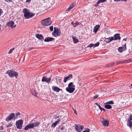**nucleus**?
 I'll return each mask as SVG.
<instances>
[{
  "label": "nucleus",
  "mask_w": 132,
  "mask_h": 132,
  "mask_svg": "<svg viewBox=\"0 0 132 132\" xmlns=\"http://www.w3.org/2000/svg\"><path fill=\"white\" fill-rule=\"evenodd\" d=\"M54 39L51 37H48L45 38L44 40L45 42H50L52 41Z\"/></svg>",
  "instance_id": "20"
},
{
  "label": "nucleus",
  "mask_w": 132,
  "mask_h": 132,
  "mask_svg": "<svg viewBox=\"0 0 132 132\" xmlns=\"http://www.w3.org/2000/svg\"><path fill=\"white\" fill-rule=\"evenodd\" d=\"M3 129V128L2 126L0 127V130H2Z\"/></svg>",
  "instance_id": "48"
},
{
  "label": "nucleus",
  "mask_w": 132,
  "mask_h": 132,
  "mask_svg": "<svg viewBox=\"0 0 132 132\" xmlns=\"http://www.w3.org/2000/svg\"><path fill=\"white\" fill-rule=\"evenodd\" d=\"M115 62H113L110 63L108 64L105 65V67H113L115 64Z\"/></svg>",
  "instance_id": "23"
},
{
  "label": "nucleus",
  "mask_w": 132,
  "mask_h": 132,
  "mask_svg": "<svg viewBox=\"0 0 132 132\" xmlns=\"http://www.w3.org/2000/svg\"><path fill=\"white\" fill-rule=\"evenodd\" d=\"M16 118V117H15V114L14 113H12L7 117L6 119V120L7 121H8L11 120L12 119H15Z\"/></svg>",
  "instance_id": "7"
},
{
  "label": "nucleus",
  "mask_w": 132,
  "mask_h": 132,
  "mask_svg": "<svg viewBox=\"0 0 132 132\" xmlns=\"http://www.w3.org/2000/svg\"><path fill=\"white\" fill-rule=\"evenodd\" d=\"M129 60L122 61H120L117 62L116 63V64L118 65L119 64L121 63H124L126 62H129Z\"/></svg>",
  "instance_id": "24"
},
{
  "label": "nucleus",
  "mask_w": 132,
  "mask_h": 132,
  "mask_svg": "<svg viewBox=\"0 0 132 132\" xmlns=\"http://www.w3.org/2000/svg\"><path fill=\"white\" fill-rule=\"evenodd\" d=\"M6 2H11L12 0H4Z\"/></svg>",
  "instance_id": "44"
},
{
  "label": "nucleus",
  "mask_w": 132,
  "mask_h": 132,
  "mask_svg": "<svg viewBox=\"0 0 132 132\" xmlns=\"http://www.w3.org/2000/svg\"><path fill=\"white\" fill-rule=\"evenodd\" d=\"M95 104L97 105V106L99 108L100 107V105H99L98 104V103H95Z\"/></svg>",
  "instance_id": "47"
},
{
  "label": "nucleus",
  "mask_w": 132,
  "mask_h": 132,
  "mask_svg": "<svg viewBox=\"0 0 132 132\" xmlns=\"http://www.w3.org/2000/svg\"><path fill=\"white\" fill-rule=\"evenodd\" d=\"M126 48V44H125L124 45H122L121 47L118 48V51L120 53H121L125 50Z\"/></svg>",
  "instance_id": "12"
},
{
  "label": "nucleus",
  "mask_w": 132,
  "mask_h": 132,
  "mask_svg": "<svg viewBox=\"0 0 132 132\" xmlns=\"http://www.w3.org/2000/svg\"><path fill=\"white\" fill-rule=\"evenodd\" d=\"M130 87V88H132V83L130 85V86H129V87Z\"/></svg>",
  "instance_id": "51"
},
{
  "label": "nucleus",
  "mask_w": 132,
  "mask_h": 132,
  "mask_svg": "<svg viewBox=\"0 0 132 132\" xmlns=\"http://www.w3.org/2000/svg\"><path fill=\"white\" fill-rule=\"evenodd\" d=\"M51 23L52 21L49 18L43 19L41 21V24L43 26H47L51 24Z\"/></svg>",
  "instance_id": "3"
},
{
  "label": "nucleus",
  "mask_w": 132,
  "mask_h": 132,
  "mask_svg": "<svg viewBox=\"0 0 132 132\" xmlns=\"http://www.w3.org/2000/svg\"><path fill=\"white\" fill-rule=\"evenodd\" d=\"M100 3H99V2L98 1L96 3V4H95L94 5V6L95 7H97L98 5V4Z\"/></svg>",
  "instance_id": "34"
},
{
  "label": "nucleus",
  "mask_w": 132,
  "mask_h": 132,
  "mask_svg": "<svg viewBox=\"0 0 132 132\" xmlns=\"http://www.w3.org/2000/svg\"><path fill=\"white\" fill-rule=\"evenodd\" d=\"M34 127V123H30L29 124L26 126L24 128V129L26 130H28L29 129H32Z\"/></svg>",
  "instance_id": "10"
},
{
  "label": "nucleus",
  "mask_w": 132,
  "mask_h": 132,
  "mask_svg": "<svg viewBox=\"0 0 132 132\" xmlns=\"http://www.w3.org/2000/svg\"><path fill=\"white\" fill-rule=\"evenodd\" d=\"M72 38L73 42L74 43H76L79 42V40L76 37L74 36V37H72Z\"/></svg>",
  "instance_id": "25"
},
{
  "label": "nucleus",
  "mask_w": 132,
  "mask_h": 132,
  "mask_svg": "<svg viewBox=\"0 0 132 132\" xmlns=\"http://www.w3.org/2000/svg\"><path fill=\"white\" fill-rule=\"evenodd\" d=\"M31 0H26V3H28L30 2Z\"/></svg>",
  "instance_id": "46"
},
{
  "label": "nucleus",
  "mask_w": 132,
  "mask_h": 132,
  "mask_svg": "<svg viewBox=\"0 0 132 132\" xmlns=\"http://www.w3.org/2000/svg\"><path fill=\"white\" fill-rule=\"evenodd\" d=\"M52 90H54L55 92H59L60 91H62V89L59 88L58 87L55 86H53L52 87Z\"/></svg>",
  "instance_id": "16"
},
{
  "label": "nucleus",
  "mask_w": 132,
  "mask_h": 132,
  "mask_svg": "<svg viewBox=\"0 0 132 132\" xmlns=\"http://www.w3.org/2000/svg\"><path fill=\"white\" fill-rule=\"evenodd\" d=\"M79 24V22L77 21L73 24V26L74 27H76Z\"/></svg>",
  "instance_id": "28"
},
{
  "label": "nucleus",
  "mask_w": 132,
  "mask_h": 132,
  "mask_svg": "<svg viewBox=\"0 0 132 132\" xmlns=\"http://www.w3.org/2000/svg\"><path fill=\"white\" fill-rule=\"evenodd\" d=\"M60 119H58L57 121H56L55 122L57 124L58 123V122H60Z\"/></svg>",
  "instance_id": "40"
},
{
  "label": "nucleus",
  "mask_w": 132,
  "mask_h": 132,
  "mask_svg": "<svg viewBox=\"0 0 132 132\" xmlns=\"http://www.w3.org/2000/svg\"><path fill=\"white\" fill-rule=\"evenodd\" d=\"M102 110H103L104 112L105 111V110L104 108H103Z\"/></svg>",
  "instance_id": "53"
},
{
  "label": "nucleus",
  "mask_w": 132,
  "mask_h": 132,
  "mask_svg": "<svg viewBox=\"0 0 132 132\" xmlns=\"http://www.w3.org/2000/svg\"><path fill=\"white\" fill-rule=\"evenodd\" d=\"M99 44L100 43L98 42H97L96 43L94 44H93V47L94 48L95 47L99 45Z\"/></svg>",
  "instance_id": "27"
},
{
  "label": "nucleus",
  "mask_w": 132,
  "mask_h": 132,
  "mask_svg": "<svg viewBox=\"0 0 132 132\" xmlns=\"http://www.w3.org/2000/svg\"><path fill=\"white\" fill-rule=\"evenodd\" d=\"M65 127L64 126H62L61 128V130L62 131H64L65 129Z\"/></svg>",
  "instance_id": "38"
},
{
  "label": "nucleus",
  "mask_w": 132,
  "mask_h": 132,
  "mask_svg": "<svg viewBox=\"0 0 132 132\" xmlns=\"http://www.w3.org/2000/svg\"><path fill=\"white\" fill-rule=\"evenodd\" d=\"M33 94H34V95H35V94H33Z\"/></svg>",
  "instance_id": "57"
},
{
  "label": "nucleus",
  "mask_w": 132,
  "mask_h": 132,
  "mask_svg": "<svg viewBox=\"0 0 132 132\" xmlns=\"http://www.w3.org/2000/svg\"><path fill=\"white\" fill-rule=\"evenodd\" d=\"M50 31H53V26H51L50 27Z\"/></svg>",
  "instance_id": "39"
},
{
  "label": "nucleus",
  "mask_w": 132,
  "mask_h": 132,
  "mask_svg": "<svg viewBox=\"0 0 132 132\" xmlns=\"http://www.w3.org/2000/svg\"><path fill=\"white\" fill-rule=\"evenodd\" d=\"M84 128V127L82 126L79 125H75V129L76 131L78 132H81Z\"/></svg>",
  "instance_id": "8"
},
{
  "label": "nucleus",
  "mask_w": 132,
  "mask_h": 132,
  "mask_svg": "<svg viewBox=\"0 0 132 132\" xmlns=\"http://www.w3.org/2000/svg\"><path fill=\"white\" fill-rule=\"evenodd\" d=\"M85 130L83 131L82 132H89V129L87 128H86L85 129Z\"/></svg>",
  "instance_id": "31"
},
{
  "label": "nucleus",
  "mask_w": 132,
  "mask_h": 132,
  "mask_svg": "<svg viewBox=\"0 0 132 132\" xmlns=\"http://www.w3.org/2000/svg\"><path fill=\"white\" fill-rule=\"evenodd\" d=\"M99 108L101 110H102L103 108L102 107L100 106V107Z\"/></svg>",
  "instance_id": "50"
},
{
  "label": "nucleus",
  "mask_w": 132,
  "mask_h": 132,
  "mask_svg": "<svg viewBox=\"0 0 132 132\" xmlns=\"http://www.w3.org/2000/svg\"><path fill=\"white\" fill-rule=\"evenodd\" d=\"M39 122L37 121L35 123H34V126L37 127V126L39 124Z\"/></svg>",
  "instance_id": "30"
},
{
  "label": "nucleus",
  "mask_w": 132,
  "mask_h": 132,
  "mask_svg": "<svg viewBox=\"0 0 132 132\" xmlns=\"http://www.w3.org/2000/svg\"><path fill=\"white\" fill-rule=\"evenodd\" d=\"M100 121L103 123V125L106 127L108 126L109 125V122L106 119L103 118H101Z\"/></svg>",
  "instance_id": "14"
},
{
  "label": "nucleus",
  "mask_w": 132,
  "mask_h": 132,
  "mask_svg": "<svg viewBox=\"0 0 132 132\" xmlns=\"http://www.w3.org/2000/svg\"><path fill=\"white\" fill-rule=\"evenodd\" d=\"M6 73L10 77H11L14 76L16 78H17L18 75V73L17 72L11 70H7L6 72Z\"/></svg>",
  "instance_id": "4"
},
{
  "label": "nucleus",
  "mask_w": 132,
  "mask_h": 132,
  "mask_svg": "<svg viewBox=\"0 0 132 132\" xmlns=\"http://www.w3.org/2000/svg\"><path fill=\"white\" fill-rule=\"evenodd\" d=\"M127 126L130 128L132 127V114H130L127 121Z\"/></svg>",
  "instance_id": "6"
},
{
  "label": "nucleus",
  "mask_w": 132,
  "mask_h": 132,
  "mask_svg": "<svg viewBox=\"0 0 132 132\" xmlns=\"http://www.w3.org/2000/svg\"><path fill=\"white\" fill-rule=\"evenodd\" d=\"M23 12L25 18L27 19L32 18L35 15V13L29 12L26 8L23 9Z\"/></svg>",
  "instance_id": "1"
},
{
  "label": "nucleus",
  "mask_w": 132,
  "mask_h": 132,
  "mask_svg": "<svg viewBox=\"0 0 132 132\" xmlns=\"http://www.w3.org/2000/svg\"><path fill=\"white\" fill-rule=\"evenodd\" d=\"M113 40V37H111L109 38H106L104 41L106 43H108Z\"/></svg>",
  "instance_id": "18"
},
{
  "label": "nucleus",
  "mask_w": 132,
  "mask_h": 132,
  "mask_svg": "<svg viewBox=\"0 0 132 132\" xmlns=\"http://www.w3.org/2000/svg\"><path fill=\"white\" fill-rule=\"evenodd\" d=\"M71 24L73 25V24H74V23H73V22H71Z\"/></svg>",
  "instance_id": "52"
},
{
  "label": "nucleus",
  "mask_w": 132,
  "mask_h": 132,
  "mask_svg": "<svg viewBox=\"0 0 132 132\" xmlns=\"http://www.w3.org/2000/svg\"><path fill=\"white\" fill-rule=\"evenodd\" d=\"M14 48H13L12 49H10L9 51V52H8V53L9 54H10L14 50Z\"/></svg>",
  "instance_id": "33"
},
{
  "label": "nucleus",
  "mask_w": 132,
  "mask_h": 132,
  "mask_svg": "<svg viewBox=\"0 0 132 132\" xmlns=\"http://www.w3.org/2000/svg\"><path fill=\"white\" fill-rule=\"evenodd\" d=\"M113 40H120L121 38L120 35L118 34H116L113 36Z\"/></svg>",
  "instance_id": "17"
},
{
  "label": "nucleus",
  "mask_w": 132,
  "mask_h": 132,
  "mask_svg": "<svg viewBox=\"0 0 132 132\" xmlns=\"http://www.w3.org/2000/svg\"><path fill=\"white\" fill-rule=\"evenodd\" d=\"M75 86L73 84L72 82H70L68 84V87L66 88V90L70 93H72L75 89Z\"/></svg>",
  "instance_id": "2"
},
{
  "label": "nucleus",
  "mask_w": 132,
  "mask_h": 132,
  "mask_svg": "<svg viewBox=\"0 0 132 132\" xmlns=\"http://www.w3.org/2000/svg\"><path fill=\"white\" fill-rule=\"evenodd\" d=\"M12 123H9L7 125V127H10L12 126Z\"/></svg>",
  "instance_id": "36"
},
{
  "label": "nucleus",
  "mask_w": 132,
  "mask_h": 132,
  "mask_svg": "<svg viewBox=\"0 0 132 132\" xmlns=\"http://www.w3.org/2000/svg\"><path fill=\"white\" fill-rule=\"evenodd\" d=\"M127 39V38H126V39H123V40L126 41V40Z\"/></svg>",
  "instance_id": "54"
},
{
  "label": "nucleus",
  "mask_w": 132,
  "mask_h": 132,
  "mask_svg": "<svg viewBox=\"0 0 132 132\" xmlns=\"http://www.w3.org/2000/svg\"><path fill=\"white\" fill-rule=\"evenodd\" d=\"M76 5V3L75 2L71 4L69 6V7L67 9V11H69L73 7Z\"/></svg>",
  "instance_id": "22"
},
{
  "label": "nucleus",
  "mask_w": 132,
  "mask_h": 132,
  "mask_svg": "<svg viewBox=\"0 0 132 132\" xmlns=\"http://www.w3.org/2000/svg\"><path fill=\"white\" fill-rule=\"evenodd\" d=\"M51 79L50 77L47 78L45 77H43L42 78V81L43 82L45 81L47 83L49 84Z\"/></svg>",
  "instance_id": "13"
},
{
  "label": "nucleus",
  "mask_w": 132,
  "mask_h": 132,
  "mask_svg": "<svg viewBox=\"0 0 132 132\" xmlns=\"http://www.w3.org/2000/svg\"><path fill=\"white\" fill-rule=\"evenodd\" d=\"M93 44H90L88 45L87 47H93Z\"/></svg>",
  "instance_id": "41"
},
{
  "label": "nucleus",
  "mask_w": 132,
  "mask_h": 132,
  "mask_svg": "<svg viewBox=\"0 0 132 132\" xmlns=\"http://www.w3.org/2000/svg\"><path fill=\"white\" fill-rule=\"evenodd\" d=\"M100 27V26L99 25H96L95 27H94L93 29L94 32L95 33H96Z\"/></svg>",
  "instance_id": "21"
},
{
  "label": "nucleus",
  "mask_w": 132,
  "mask_h": 132,
  "mask_svg": "<svg viewBox=\"0 0 132 132\" xmlns=\"http://www.w3.org/2000/svg\"><path fill=\"white\" fill-rule=\"evenodd\" d=\"M1 25L0 24V30H1Z\"/></svg>",
  "instance_id": "55"
},
{
  "label": "nucleus",
  "mask_w": 132,
  "mask_h": 132,
  "mask_svg": "<svg viewBox=\"0 0 132 132\" xmlns=\"http://www.w3.org/2000/svg\"><path fill=\"white\" fill-rule=\"evenodd\" d=\"M61 34V31L60 29H59L57 28L56 29L54 27V31L52 33L53 35L56 37L59 36Z\"/></svg>",
  "instance_id": "5"
},
{
  "label": "nucleus",
  "mask_w": 132,
  "mask_h": 132,
  "mask_svg": "<svg viewBox=\"0 0 132 132\" xmlns=\"http://www.w3.org/2000/svg\"><path fill=\"white\" fill-rule=\"evenodd\" d=\"M114 1L117 2H119L120 1H124L125 2H126L127 1V0H114Z\"/></svg>",
  "instance_id": "35"
},
{
  "label": "nucleus",
  "mask_w": 132,
  "mask_h": 132,
  "mask_svg": "<svg viewBox=\"0 0 132 132\" xmlns=\"http://www.w3.org/2000/svg\"><path fill=\"white\" fill-rule=\"evenodd\" d=\"M106 104H114V103L113 102V101H109L108 102H107L106 103Z\"/></svg>",
  "instance_id": "29"
},
{
  "label": "nucleus",
  "mask_w": 132,
  "mask_h": 132,
  "mask_svg": "<svg viewBox=\"0 0 132 132\" xmlns=\"http://www.w3.org/2000/svg\"><path fill=\"white\" fill-rule=\"evenodd\" d=\"M57 125V124L54 122L51 125V126L54 128Z\"/></svg>",
  "instance_id": "32"
},
{
  "label": "nucleus",
  "mask_w": 132,
  "mask_h": 132,
  "mask_svg": "<svg viewBox=\"0 0 132 132\" xmlns=\"http://www.w3.org/2000/svg\"><path fill=\"white\" fill-rule=\"evenodd\" d=\"M20 114V113L19 112H18L16 113V116H15V117H17Z\"/></svg>",
  "instance_id": "42"
},
{
  "label": "nucleus",
  "mask_w": 132,
  "mask_h": 132,
  "mask_svg": "<svg viewBox=\"0 0 132 132\" xmlns=\"http://www.w3.org/2000/svg\"><path fill=\"white\" fill-rule=\"evenodd\" d=\"M35 36L36 38H37L40 40H43L44 38L43 35L41 34H36L35 35Z\"/></svg>",
  "instance_id": "19"
},
{
  "label": "nucleus",
  "mask_w": 132,
  "mask_h": 132,
  "mask_svg": "<svg viewBox=\"0 0 132 132\" xmlns=\"http://www.w3.org/2000/svg\"><path fill=\"white\" fill-rule=\"evenodd\" d=\"M72 77V76L71 74H70L69 75L65 77L64 78V82L65 83L66 82L70 80Z\"/></svg>",
  "instance_id": "15"
},
{
  "label": "nucleus",
  "mask_w": 132,
  "mask_h": 132,
  "mask_svg": "<svg viewBox=\"0 0 132 132\" xmlns=\"http://www.w3.org/2000/svg\"><path fill=\"white\" fill-rule=\"evenodd\" d=\"M7 26L11 28H15L16 26V24H14V23L13 21H10L7 23Z\"/></svg>",
  "instance_id": "11"
},
{
  "label": "nucleus",
  "mask_w": 132,
  "mask_h": 132,
  "mask_svg": "<svg viewBox=\"0 0 132 132\" xmlns=\"http://www.w3.org/2000/svg\"><path fill=\"white\" fill-rule=\"evenodd\" d=\"M105 107L107 109H110L112 108L111 106L108 104H106L105 105Z\"/></svg>",
  "instance_id": "26"
},
{
  "label": "nucleus",
  "mask_w": 132,
  "mask_h": 132,
  "mask_svg": "<svg viewBox=\"0 0 132 132\" xmlns=\"http://www.w3.org/2000/svg\"><path fill=\"white\" fill-rule=\"evenodd\" d=\"M59 80H61V79H60V77H57L56 78V81L57 82L58 81H59Z\"/></svg>",
  "instance_id": "37"
},
{
  "label": "nucleus",
  "mask_w": 132,
  "mask_h": 132,
  "mask_svg": "<svg viewBox=\"0 0 132 132\" xmlns=\"http://www.w3.org/2000/svg\"><path fill=\"white\" fill-rule=\"evenodd\" d=\"M3 11L2 9H0V16L1 15V13H2Z\"/></svg>",
  "instance_id": "45"
},
{
  "label": "nucleus",
  "mask_w": 132,
  "mask_h": 132,
  "mask_svg": "<svg viewBox=\"0 0 132 132\" xmlns=\"http://www.w3.org/2000/svg\"><path fill=\"white\" fill-rule=\"evenodd\" d=\"M74 112L75 113V114H77V113L76 111L75 110H74Z\"/></svg>",
  "instance_id": "49"
},
{
  "label": "nucleus",
  "mask_w": 132,
  "mask_h": 132,
  "mask_svg": "<svg viewBox=\"0 0 132 132\" xmlns=\"http://www.w3.org/2000/svg\"><path fill=\"white\" fill-rule=\"evenodd\" d=\"M23 121L22 120H19L16 122V125L17 128L18 129H21L22 128Z\"/></svg>",
  "instance_id": "9"
},
{
  "label": "nucleus",
  "mask_w": 132,
  "mask_h": 132,
  "mask_svg": "<svg viewBox=\"0 0 132 132\" xmlns=\"http://www.w3.org/2000/svg\"><path fill=\"white\" fill-rule=\"evenodd\" d=\"M98 96V95H96L94 96V98H97Z\"/></svg>",
  "instance_id": "43"
},
{
  "label": "nucleus",
  "mask_w": 132,
  "mask_h": 132,
  "mask_svg": "<svg viewBox=\"0 0 132 132\" xmlns=\"http://www.w3.org/2000/svg\"><path fill=\"white\" fill-rule=\"evenodd\" d=\"M129 54H128V55H126V56H129Z\"/></svg>",
  "instance_id": "56"
}]
</instances>
